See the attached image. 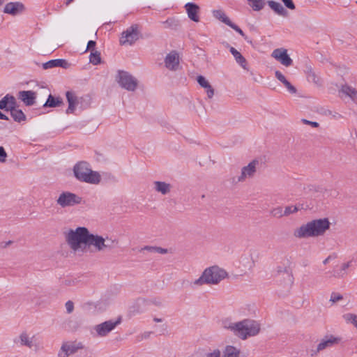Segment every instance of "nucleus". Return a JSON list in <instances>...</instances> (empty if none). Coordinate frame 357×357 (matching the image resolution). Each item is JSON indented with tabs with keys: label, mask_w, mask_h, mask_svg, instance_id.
<instances>
[{
	"label": "nucleus",
	"mask_w": 357,
	"mask_h": 357,
	"mask_svg": "<svg viewBox=\"0 0 357 357\" xmlns=\"http://www.w3.org/2000/svg\"><path fill=\"white\" fill-rule=\"evenodd\" d=\"M0 119L1 120H8V117L0 112Z\"/></svg>",
	"instance_id": "4d7b16f0"
},
{
	"label": "nucleus",
	"mask_w": 357,
	"mask_h": 357,
	"mask_svg": "<svg viewBox=\"0 0 357 357\" xmlns=\"http://www.w3.org/2000/svg\"><path fill=\"white\" fill-rule=\"evenodd\" d=\"M330 227L327 218L313 220L302 225L294 231V236L298 238H306L322 236Z\"/></svg>",
	"instance_id": "f257e3e1"
},
{
	"label": "nucleus",
	"mask_w": 357,
	"mask_h": 357,
	"mask_svg": "<svg viewBox=\"0 0 357 357\" xmlns=\"http://www.w3.org/2000/svg\"><path fill=\"white\" fill-rule=\"evenodd\" d=\"M155 252L160 254H166L167 252V250L160 247H156Z\"/></svg>",
	"instance_id": "5fc2aeb1"
},
{
	"label": "nucleus",
	"mask_w": 357,
	"mask_h": 357,
	"mask_svg": "<svg viewBox=\"0 0 357 357\" xmlns=\"http://www.w3.org/2000/svg\"><path fill=\"white\" fill-rule=\"evenodd\" d=\"M229 26H230L231 29L235 30L236 32H238L242 36H245V33L242 31V29L239 26H238L236 24H234L232 22H231V23L229 24Z\"/></svg>",
	"instance_id": "a18cd8bd"
},
{
	"label": "nucleus",
	"mask_w": 357,
	"mask_h": 357,
	"mask_svg": "<svg viewBox=\"0 0 357 357\" xmlns=\"http://www.w3.org/2000/svg\"><path fill=\"white\" fill-rule=\"evenodd\" d=\"M344 319L347 322L352 324L357 328V315L352 313H347L343 315Z\"/></svg>",
	"instance_id": "4c0bfd02"
},
{
	"label": "nucleus",
	"mask_w": 357,
	"mask_h": 357,
	"mask_svg": "<svg viewBox=\"0 0 357 357\" xmlns=\"http://www.w3.org/2000/svg\"><path fill=\"white\" fill-rule=\"evenodd\" d=\"M268 5L278 15L286 17L288 14L287 10L278 2L274 1H268Z\"/></svg>",
	"instance_id": "a878e982"
},
{
	"label": "nucleus",
	"mask_w": 357,
	"mask_h": 357,
	"mask_svg": "<svg viewBox=\"0 0 357 357\" xmlns=\"http://www.w3.org/2000/svg\"><path fill=\"white\" fill-rule=\"evenodd\" d=\"M24 10L25 8L23 3L20 2H10L5 6L3 12L12 15H17Z\"/></svg>",
	"instance_id": "f3484780"
},
{
	"label": "nucleus",
	"mask_w": 357,
	"mask_h": 357,
	"mask_svg": "<svg viewBox=\"0 0 357 357\" xmlns=\"http://www.w3.org/2000/svg\"><path fill=\"white\" fill-rule=\"evenodd\" d=\"M271 56L283 66L288 67L292 65L293 61L287 54V50L283 48H278L273 50Z\"/></svg>",
	"instance_id": "4468645a"
},
{
	"label": "nucleus",
	"mask_w": 357,
	"mask_h": 357,
	"mask_svg": "<svg viewBox=\"0 0 357 357\" xmlns=\"http://www.w3.org/2000/svg\"><path fill=\"white\" fill-rule=\"evenodd\" d=\"M68 66V63L67 61L61 59H52L43 64L44 69H50L54 67H62L63 68H66Z\"/></svg>",
	"instance_id": "b1692460"
},
{
	"label": "nucleus",
	"mask_w": 357,
	"mask_h": 357,
	"mask_svg": "<svg viewBox=\"0 0 357 357\" xmlns=\"http://www.w3.org/2000/svg\"><path fill=\"white\" fill-rule=\"evenodd\" d=\"M302 121L304 123L310 125L311 126H312L314 128H317L319 126V123L317 122L310 121H308L306 119H303Z\"/></svg>",
	"instance_id": "603ef678"
},
{
	"label": "nucleus",
	"mask_w": 357,
	"mask_h": 357,
	"mask_svg": "<svg viewBox=\"0 0 357 357\" xmlns=\"http://www.w3.org/2000/svg\"><path fill=\"white\" fill-rule=\"evenodd\" d=\"M153 321H155V322H161L162 320V319H160V318H154L153 319Z\"/></svg>",
	"instance_id": "bf43d9fd"
},
{
	"label": "nucleus",
	"mask_w": 357,
	"mask_h": 357,
	"mask_svg": "<svg viewBox=\"0 0 357 357\" xmlns=\"http://www.w3.org/2000/svg\"><path fill=\"white\" fill-rule=\"evenodd\" d=\"M89 231L84 227H79L74 229H70L66 235V241L70 248L77 251L81 248V245L86 246Z\"/></svg>",
	"instance_id": "39448f33"
},
{
	"label": "nucleus",
	"mask_w": 357,
	"mask_h": 357,
	"mask_svg": "<svg viewBox=\"0 0 357 357\" xmlns=\"http://www.w3.org/2000/svg\"><path fill=\"white\" fill-rule=\"evenodd\" d=\"M213 16L228 26L231 22L225 13L220 10H214Z\"/></svg>",
	"instance_id": "72a5a7b5"
},
{
	"label": "nucleus",
	"mask_w": 357,
	"mask_h": 357,
	"mask_svg": "<svg viewBox=\"0 0 357 357\" xmlns=\"http://www.w3.org/2000/svg\"><path fill=\"white\" fill-rule=\"evenodd\" d=\"M343 298L342 296L339 294H336V293H332L331 296V298H330V301L333 302V303H335V302H337L340 300H342Z\"/></svg>",
	"instance_id": "37998d69"
},
{
	"label": "nucleus",
	"mask_w": 357,
	"mask_h": 357,
	"mask_svg": "<svg viewBox=\"0 0 357 357\" xmlns=\"http://www.w3.org/2000/svg\"><path fill=\"white\" fill-rule=\"evenodd\" d=\"M116 80L119 85L128 91H134L137 87L138 81L126 71L119 70Z\"/></svg>",
	"instance_id": "423d86ee"
},
{
	"label": "nucleus",
	"mask_w": 357,
	"mask_h": 357,
	"mask_svg": "<svg viewBox=\"0 0 357 357\" xmlns=\"http://www.w3.org/2000/svg\"><path fill=\"white\" fill-rule=\"evenodd\" d=\"M121 323V318L116 321L109 320L94 326V330L99 337L107 335Z\"/></svg>",
	"instance_id": "9b49d317"
},
{
	"label": "nucleus",
	"mask_w": 357,
	"mask_h": 357,
	"mask_svg": "<svg viewBox=\"0 0 357 357\" xmlns=\"http://www.w3.org/2000/svg\"><path fill=\"white\" fill-rule=\"evenodd\" d=\"M221 352L219 349H214L212 352L208 353L206 357H220Z\"/></svg>",
	"instance_id": "09e8293b"
},
{
	"label": "nucleus",
	"mask_w": 357,
	"mask_h": 357,
	"mask_svg": "<svg viewBox=\"0 0 357 357\" xmlns=\"http://www.w3.org/2000/svg\"><path fill=\"white\" fill-rule=\"evenodd\" d=\"M227 275V273L224 269L216 266H211L206 268L198 279L192 282L190 287L195 288L205 284H216L225 278Z\"/></svg>",
	"instance_id": "f03ea898"
},
{
	"label": "nucleus",
	"mask_w": 357,
	"mask_h": 357,
	"mask_svg": "<svg viewBox=\"0 0 357 357\" xmlns=\"http://www.w3.org/2000/svg\"><path fill=\"white\" fill-rule=\"evenodd\" d=\"M299 210V207L297 206H287L285 207L284 214L285 216L289 215L291 213H294Z\"/></svg>",
	"instance_id": "58836bf2"
},
{
	"label": "nucleus",
	"mask_w": 357,
	"mask_h": 357,
	"mask_svg": "<svg viewBox=\"0 0 357 357\" xmlns=\"http://www.w3.org/2000/svg\"><path fill=\"white\" fill-rule=\"evenodd\" d=\"M236 322H233L230 319H225L222 321V326L234 333Z\"/></svg>",
	"instance_id": "f704fd0d"
},
{
	"label": "nucleus",
	"mask_w": 357,
	"mask_h": 357,
	"mask_svg": "<svg viewBox=\"0 0 357 357\" xmlns=\"http://www.w3.org/2000/svg\"><path fill=\"white\" fill-rule=\"evenodd\" d=\"M241 354V351L239 349L231 346H227L222 352V357H239Z\"/></svg>",
	"instance_id": "c85d7f7f"
},
{
	"label": "nucleus",
	"mask_w": 357,
	"mask_h": 357,
	"mask_svg": "<svg viewBox=\"0 0 357 357\" xmlns=\"http://www.w3.org/2000/svg\"><path fill=\"white\" fill-rule=\"evenodd\" d=\"M86 246L90 248L94 247L95 250L97 252H101L107 248H111L112 246L105 243V238L99 235H95L89 233Z\"/></svg>",
	"instance_id": "9d476101"
},
{
	"label": "nucleus",
	"mask_w": 357,
	"mask_h": 357,
	"mask_svg": "<svg viewBox=\"0 0 357 357\" xmlns=\"http://www.w3.org/2000/svg\"><path fill=\"white\" fill-rule=\"evenodd\" d=\"M271 213L273 217H276V218H281L284 215V211H283L282 207H277V208H273L271 211Z\"/></svg>",
	"instance_id": "ea45409f"
},
{
	"label": "nucleus",
	"mask_w": 357,
	"mask_h": 357,
	"mask_svg": "<svg viewBox=\"0 0 357 357\" xmlns=\"http://www.w3.org/2000/svg\"><path fill=\"white\" fill-rule=\"evenodd\" d=\"M13 107H17V101L15 98L10 95L6 94L1 100H0V109L4 111H10Z\"/></svg>",
	"instance_id": "a211bd4d"
},
{
	"label": "nucleus",
	"mask_w": 357,
	"mask_h": 357,
	"mask_svg": "<svg viewBox=\"0 0 357 357\" xmlns=\"http://www.w3.org/2000/svg\"><path fill=\"white\" fill-rule=\"evenodd\" d=\"M154 189L155 191L160 192L162 195H167L170 192L171 185L164 181H155Z\"/></svg>",
	"instance_id": "bb28decb"
},
{
	"label": "nucleus",
	"mask_w": 357,
	"mask_h": 357,
	"mask_svg": "<svg viewBox=\"0 0 357 357\" xmlns=\"http://www.w3.org/2000/svg\"><path fill=\"white\" fill-rule=\"evenodd\" d=\"M139 26L137 24H132L123 31L119 43L121 45H132L139 39Z\"/></svg>",
	"instance_id": "0eeeda50"
},
{
	"label": "nucleus",
	"mask_w": 357,
	"mask_h": 357,
	"mask_svg": "<svg viewBox=\"0 0 357 357\" xmlns=\"http://www.w3.org/2000/svg\"><path fill=\"white\" fill-rule=\"evenodd\" d=\"M7 153L3 146H0V162H3L6 161Z\"/></svg>",
	"instance_id": "8fccbe9b"
},
{
	"label": "nucleus",
	"mask_w": 357,
	"mask_h": 357,
	"mask_svg": "<svg viewBox=\"0 0 357 357\" xmlns=\"http://www.w3.org/2000/svg\"><path fill=\"white\" fill-rule=\"evenodd\" d=\"M249 5L255 11L261 10L265 6L264 0H248Z\"/></svg>",
	"instance_id": "c9c22d12"
},
{
	"label": "nucleus",
	"mask_w": 357,
	"mask_h": 357,
	"mask_svg": "<svg viewBox=\"0 0 357 357\" xmlns=\"http://www.w3.org/2000/svg\"><path fill=\"white\" fill-rule=\"evenodd\" d=\"M34 336L29 337V335L26 333H22L19 336L20 343L22 346H26L29 349H32L35 347V349H37V345L33 342Z\"/></svg>",
	"instance_id": "aec40b11"
},
{
	"label": "nucleus",
	"mask_w": 357,
	"mask_h": 357,
	"mask_svg": "<svg viewBox=\"0 0 357 357\" xmlns=\"http://www.w3.org/2000/svg\"><path fill=\"white\" fill-rule=\"evenodd\" d=\"M275 76L282 83H283L287 79L284 75L279 70H276L275 72Z\"/></svg>",
	"instance_id": "49530a36"
},
{
	"label": "nucleus",
	"mask_w": 357,
	"mask_h": 357,
	"mask_svg": "<svg viewBox=\"0 0 357 357\" xmlns=\"http://www.w3.org/2000/svg\"><path fill=\"white\" fill-rule=\"evenodd\" d=\"M285 6L291 10L295 9V5L292 0H281Z\"/></svg>",
	"instance_id": "de8ad7c7"
},
{
	"label": "nucleus",
	"mask_w": 357,
	"mask_h": 357,
	"mask_svg": "<svg viewBox=\"0 0 357 357\" xmlns=\"http://www.w3.org/2000/svg\"><path fill=\"white\" fill-rule=\"evenodd\" d=\"M146 301L142 298H138L134 304L130 307L129 312L132 315H136L142 313L144 310L142 307L145 305Z\"/></svg>",
	"instance_id": "393cba45"
},
{
	"label": "nucleus",
	"mask_w": 357,
	"mask_h": 357,
	"mask_svg": "<svg viewBox=\"0 0 357 357\" xmlns=\"http://www.w3.org/2000/svg\"><path fill=\"white\" fill-rule=\"evenodd\" d=\"M165 65L170 70L175 71L179 66V56L176 52L172 51L165 59Z\"/></svg>",
	"instance_id": "2eb2a0df"
},
{
	"label": "nucleus",
	"mask_w": 357,
	"mask_h": 357,
	"mask_svg": "<svg viewBox=\"0 0 357 357\" xmlns=\"http://www.w3.org/2000/svg\"><path fill=\"white\" fill-rule=\"evenodd\" d=\"M73 0H68L66 1V5H69Z\"/></svg>",
	"instance_id": "052dcab7"
},
{
	"label": "nucleus",
	"mask_w": 357,
	"mask_h": 357,
	"mask_svg": "<svg viewBox=\"0 0 357 357\" xmlns=\"http://www.w3.org/2000/svg\"><path fill=\"white\" fill-rule=\"evenodd\" d=\"M227 47H229V52L234 57L237 63H238L243 69L247 70V61L245 57L234 47H229L228 44H227Z\"/></svg>",
	"instance_id": "4be33fe9"
},
{
	"label": "nucleus",
	"mask_w": 357,
	"mask_h": 357,
	"mask_svg": "<svg viewBox=\"0 0 357 357\" xmlns=\"http://www.w3.org/2000/svg\"><path fill=\"white\" fill-rule=\"evenodd\" d=\"M306 75L307 79L309 82H313L316 84H319V77L316 74V73L312 70V68L310 66L306 68Z\"/></svg>",
	"instance_id": "2f4dec72"
},
{
	"label": "nucleus",
	"mask_w": 357,
	"mask_h": 357,
	"mask_svg": "<svg viewBox=\"0 0 357 357\" xmlns=\"http://www.w3.org/2000/svg\"><path fill=\"white\" fill-rule=\"evenodd\" d=\"M75 177L81 182L90 184H98L101 176L98 172L93 171L90 165L85 161L77 162L73 167Z\"/></svg>",
	"instance_id": "7ed1b4c3"
},
{
	"label": "nucleus",
	"mask_w": 357,
	"mask_h": 357,
	"mask_svg": "<svg viewBox=\"0 0 357 357\" xmlns=\"http://www.w3.org/2000/svg\"><path fill=\"white\" fill-rule=\"evenodd\" d=\"M331 258V256H328L326 259H325L324 260L323 264H327L329 262V261H330Z\"/></svg>",
	"instance_id": "13d9d810"
},
{
	"label": "nucleus",
	"mask_w": 357,
	"mask_h": 357,
	"mask_svg": "<svg viewBox=\"0 0 357 357\" xmlns=\"http://www.w3.org/2000/svg\"><path fill=\"white\" fill-rule=\"evenodd\" d=\"M165 28L176 30L180 26V22L178 20L171 17L168 18L166 21L162 22Z\"/></svg>",
	"instance_id": "473e14b6"
},
{
	"label": "nucleus",
	"mask_w": 357,
	"mask_h": 357,
	"mask_svg": "<svg viewBox=\"0 0 357 357\" xmlns=\"http://www.w3.org/2000/svg\"><path fill=\"white\" fill-rule=\"evenodd\" d=\"M282 84L287 89V90L289 91V93H291L292 94H294L296 93V91H297L296 89L287 79H286V81H284Z\"/></svg>",
	"instance_id": "79ce46f5"
},
{
	"label": "nucleus",
	"mask_w": 357,
	"mask_h": 357,
	"mask_svg": "<svg viewBox=\"0 0 357 357\" xmlns=\"http://www.w3.org/2000/svg\"><path fill=\"white\" fill-rule=\"evenodd\" d=\"M89 61L93 65H98L100 63V53L98 51L92 50L89 56Z\"/></svg>",
	"instance_id": "e433bc0d"
},
{
	"label": "nucleus",
	"mask_w": 357,
	"mask_h": 357,
	"mask_svg": "<svg viewBox=\"0 0 357 357\" xmlns=\"http://www.w3.org/2000/svg\"><path fill=\"white\" fill-rule=\"evenodd\" d=\"M341 92L349 96L352 100L357 102V90L348 85H343L341 88Z\"/></svg>",
	"instance_id": "c756f323"
},
{
	"label": "nucleus",
	"mask_w": 357,
	"mask_h": 357,
	"mask_svg": "<svg viewBox=\"0 0 357 357\" xmlns=\"http://www.w3.org/2000/svg\"><path fill=\"white\" fill-rule=\"evenodd\" d=\"M185 8L186 9L188 17L194 22H199V17L198 15V12L199 10V7L194 3H187L185 5Z\"/></svg>",
	"instance_id": "6ab92c4d"
},
{
	"label": "nucleus",
	"mask_w": 357,
	"mask_h": 357,
	"mask_svg": "<svg viewBox=\"0 0 357 357\" xmlns=\"http://www.w3.org/2000/svg\"><path fill=\"white\" fill-rule=\"evenodd\" d=\"M61 104L62 100L60 98H54L52 95L50 94L43 107H56L60 106Z\"/></svg>",
	"instance_id": "7c9ffc66"
},
{
	"label": "nucleus",
	"mask_w": 357,
	"mask_h": 357,
	"mask_svg": "<svg viewBox=\"0 0 357 357\" xmlns=\"http://www.w3.org/2000/svg\"><path fill=\"white\" fill-rule=\"evenodd\" d=\"M83 348L82 343L64 342L58 353V357H68Z\"/></svg>",
	"instance_id": "f8f14e48"
},
{
	"label": "nucleus",
	"mask_w": 357,
	"mask_h": 357,
	"mask_svg": "<svg viewBox=\"0 0 357 357\" xmlns=\"http://www.w3.org/2000/svg\"><path fill=\"white\" fill-rule=\"evenodd\" d=\"M197 81L202 87L206 89L208 98L210 99L212 98L214 96V89L206 79L202 75H199L197 78Z\"/></svg>",
	"instance_id": "412c9836"
},
{
	"label": "nucleus",
	"mask_w": 357,
	"mask_h": 357,
	"mask_svg": "<svg viewBox=\"0 0 357 357\" xmlns=\"http://www.w3.org/2000/svg\"><path fill=\"white\" fill-rule=\"evenodd\" d=\"M77 283V280H66L65 281V284L66 285H75V284Z\"/></svg>",
	"instance_id": "6e6d98bb"
},
{
	"label": "nucleus",
	"mask_w": 357,
	"mask_h": 357,
	"mask_svg": "<svg viewBox=\"0 0 357 357\" xmlns=\"http://www.w3.org/2000/svg\"><path fill=\"white\" fill-rule=\"evenodd\" d=\"M259 331L260 324L257 321L253 319H245L236 321L234 335L241 340H245L248 337L257 335Z\"/></svg>",
	"instance_id": "20e7f679"
},
{
	"label": "nucleus",
	"mask_w": 357,
	"mask_h": 357,
	"mask_svg": "<svg viewBox=\"0 0 357 357\" xmlns=\"http://www.w3.org/2000/svg\"><path fill=\"white\" fill-rule=\"evenodd\" d=\"M155 248L156 246H149V245H146V246H144V248H142L140 251H144V250H146V251H149L150 252H155Z\"/></svg>",
	"instance_id": "3c124183"
},
{
	"label": "nucleus",
	"mask_w": 357,
	"mask_h": 357,
	"mask_svg": "<svg viewBox=\"0 0 357 357\" xmlns=\"http://www.w3.org/2000/svg\"><path fill=\"white\" fill-rule=\"evenodd\" d=\"M4 2V0H0V6L2 5Z\"/></svg>",
	"instance_id": "680f3d73"
},
{
	"label": "nucleus",
	"mask_w": 357,
	"mask_h": 357,
	"mask_svg": "<svg viewBox=\"0 0 357 357\" xmlns=\"http://www.w3.org/2000/svg\"><path fill=\"white\" fill-rule=\"evenodd\" d=\"M351 261H348L342 265L341 270L340 272H337L334 274L335 277H342L344 274V271L350 266Z\"/></svg>",
	"instance_id": "a19ab883"
},
{
	"label": "nucleus",
	"mask_w": 357,
	"mask_h": 357,
	"mask_svg": "<svg viewBox=\"0 0 357 357\" xmlns=\"http://www.w3.org/2000/svg\"><path fill=\"white\" fill-rule=\"evenodd\" d=\"M18 98L26 106H32L36 103V93L33 91H20L18 93Z\"/></svg>",
	"instance_id": "dca6fc26"
},
{
	"label": "nucleus",
	"mask_w": 357,
	"mask_h": 357,
	"mask_svg": "<svg viewBox=\"0 0 357 357\" xmlns=\"http://www.w3.org/2000/svg\"><path fill=\"white\" fill-rule=\"evenodd\" d=\"M96 42L94 40H89L87 44L86 50L93 49L94 50V47L96 46Z\"/></svg>",
	"instance_id": "864d4df0"
},
{
	"label": "nucleus",
	"mask_w": 357,
	"mask_h": 357,
	"mask_svg": "<svg viewBox=\"0 0 357 357\" xmlns=\"http://www.w3.org/2000/svg\"><path fill=\"white\" fill-rule=\"evenodd\" d=\"M258 164L257 160H252L247 166H245L241 169V173L237 178H233V183L243 182L248 178H250L254 176L256 172V167Z\"/></svg>",
	"instance_id": "ddd939ff"
},
{
	"label": "nucleus",
	"mask_w": 357,
	"mask_h": 357,
	"mask_svg": "<svg viewBox=\"0 0 357 357\" xmlns=\"http://www.w3.org/2000/svg\"><path fill=\"white\" fill-rule=\"evenodd\" d=\"M82 199L77 195L69 191L62 192L56 199V204L61 208L74 206L81 204Z\"/></svg>",
	"instance_id": "6e6552de"
},
{
	"label": "nucleus",
	"mask_w": 357,
	"mask_h": 357,
	"mask_svg": "<svg viewBox=\"0 0 357 357\" xmlns=\"http://www.w3.org/2000/svg\"><path fill=\"white\" fill-rule=\"evenodd\" d=\"M10 112L15 121L20 123L26 121V115L21 109H17V107H13V108L10 109Z\"/></svg>",
	"instance_id": "cd10ccee"
},
{
	"label": "nucleus",
	"mask_w": 357,
	"mask_h": 357,
	"mask_svg": "<svg viewBox=\"0 0 357 357\" xmlns=\"http://www.w3.org/2000/svg\"><path fill=\"white\" fill-rule=\"evenodd\" d=\"M66 96L68 102V107L66 109V114H72L74 112L77 104V98L72 91H67Z\"/></svg>",
	"instance_id": "5701e85b"
},
{
	"label": "nucleus",
	"mask_w": 357,
	"mask_h": 357,
	"mask_svg": "<svg viewBox=\"0 0 357 357\" xmlns=\"http://www.w3.org/2000/svg\"><path fill=\"white\" fill-rule=\"evenodd\" d=\"M342 340L340 337H336L333 335H326L317 344L316 350H312V356L317 354L319 352L338 344Z\"/></svg>",
	"instance_id": "1a4fd4ad"
},
{
	"label": "nucleus",
	"mask_w": 357,
	"mask_h": 357,
	"mask_svg": "<svg viewBox=\"0 0 357 357\" xmlns=\"http://www.w3.org/2000/svg\"><path fill=\"white\" fill-rule=\"evenodd\" d=\"M66 312L68 313V314H70L71 312H73V310H74V303L73 301H68L66 303Z\"/></svg>",
	"instance_id": "c03bdc74"
}]
</instances>
